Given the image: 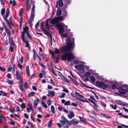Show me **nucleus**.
<instances>
[{"label": "nucleus", "instance_id": "1", "mask_svg": "<svg viewBox=\"0 0 128 128\" xmlns=\"http://www.w3.org/2000/svg\"><path fill=\"white\" fill-rule=\"evenodd\" d=\"M67 41V45L64 46L62 48V52L63 54L61 58L62 60H67L68 62L76 58L73 54L71 52L74 46V41L71 42L70 39L68 38L66 39Z\"/></svg>", "mask_w": 128, "mask_h": 128}, {"label": "nucleus", "instance_id": "61", "mask_svg": "<svg viewBox=\"0 0 128 128\" xmlns=\"http://www.w3.org/2000/svg\"><path fill=\"white\" fill-rule=\"evenodd\" d=\"M47 102V104L48 106H50L52 104V102L50 100H48Z\"/></svg>", "mask_w": 128, "mask_h": 128}, {"label": "nucleus", "instance_id": "47", "mask_svg": "<svg viewBox=\"0 0 128 128\" xmlns=\"http://www.w3.org/2000/svg\"><path fill=\"white\" fill-rule=\"evenodd\" d=\"M5 11V9L4 8H2L1 11V14L2 15H3L4 14Z\"/></svg>", "mask_w": 128, "mask_h": 128}, {"label": "nucleus", "instance_id": "4", "mask_svg": "<svg viewBox=\"0 0 128 128\" xmlns=\"http://www.w3.org/2000/svg\"><path fill=\"white\" fill-rule=\"evenodd\" d=\"M49 52L50 53L52 56V57L54 60H56V62L57 63L58 62V57L56 56L55 55V53L53 51L50 50H49Z\"/></svg>", "mask_w": 128, "mask_h": 128}, {"label": "nucleus", "instance_id": "13", "mask_svg": "<svg viewBox=\"0 0 128 128\" xmlns=\"http://www.w3.org/2000/svg\"><path fill=\"white\" fill-rule=\"evenodd\" d=\"M103 82H100L99 81H97L96 83V84L97 86L100 88H101L102 86V85Z\"/></svg>", "mask_w": 128, "mask_h": 128}, {"label": "nucleus", "instance_id": "60", "mask_svg": "<svg viewBox=\"0 0 128 128\" xmlns=\"http://www.w3.org/2000/svg\"><path fill=\"white\" fill-rule=\"evenodd\" d=\"M72 81L76 86H77L78 85V83L75 80H72Z\"/></svg>", "mask_w": 128, "mask_h": 128}, {"label": "nucleus", "instance_id": "44", "mask_svg": "<svg viewBox=\"0 0 128 128\" xmlns=\"http://www.w3.org/2000/svg\"><path fill=\"white\" fill-rule=\"evenodd\" d=\"M26 44V47L28 48H30V46L29 44L28 41H26V43H25Z\"/></svg>", "mask_w": 128, "mask_h": 128}, {"label": "nucleus", "instance_id": "41", "mask_svg": "<svg viewBox=\"0 0 128 128\" xmlns=\"http://www.w3.org/2000/svg\"><path fill=\"white\" fill-rule=\"evenodd\" d=\"M101 104L102 105L104 106V107H106V103L103 102L101 101L100 102Z\"/></svg>", "mask_w": 128, "mask_h": 128}, {"label": "nucleus", "instance_id": "30", "mask_svg": "<svg viewBox=\"0 0 128 128\" xmlns=\"http://www.w3.org/2000/svg\"><path fill=\"white\" fill-rule=\"evenodd\" d=\"M41 103L42 106H44L45 108H47L48 106L44 102H42Z\"/></svg>", "mask_w": 128, "mask_h": 128}, {"label": "nucleus", "instance_id": "33", "mask_svg": "<svg viewBox=\"0 0 128 128\" xmlns=\"http://www.w3.org/2000/svg\"><path fill=\"white\" fill-rule=\"evenodd\" d=\"M66 94L64 92L62 93V95L59 96V97L60 98H63L64 97Z\"/></svg>", "mask_w": 128, "mask_h": 128}, {"label": "nucleus", "instance_id": "53", "mask_svg": "<svg viewBox=\"0 0 128 128\" xmlns=\"http://www.w3.org/2000/svg\"><path fill=\"white\" fill-rule=\"evenodd\" d=\"M50 81L52 83V84L54 86H56L55 82H54V81L52 79H51L50 80Z\"/></svg>", "mask_w": 128, "mask_h": 128}, {"label": "nucleus", "instance_id": "15", "mask_svg": "<svg viewBox=\"0 0 128 128\" xmlns=\"http://www.w3.org/2000/svg\"><path fill=\"white\" fill-rule=\"evenodd\" d=\"M103 84L101 88H102L103 89H105L107 88L108 85L107 84H105L104 82H103Z\"/></svg>", "mask_w": 128, "mask_h": 128}, {"label": "nucleus", "instance_id": "14", "mask_svg": "<svg viewBox=\"0 0 128 128\" xmlns=\"http://www.w3.org/2000/svg\"><path fill=\"white\" fill-rule=\"evenodd\" d=\"M70 114H68V116L69 118L70 119H72L73 117L74 116V114L73 112L72 111H70Z\"/></svg>", "mask_w": 128, "mask_h": 128}, {"label": "nucleus", "instance_id": "2", "mask_svg": "<svg viewBox=\"0 0 128 128\" xmlns=\"http://www.w3.org/2000/svg\"><path fill=\"white\" fill-rule=\"evenodd\" d=\"M63 20V18L61 16L55 17L54 18L49 19L46 20V28L48 30L50 28V26L48 24V22L50 21V22L52 24L58 28L59 32L61 36L63 38L66 37L68 36L67 34H62V33L64 32V30H66L67 29L68 26L63 23L58 24L60 21Z\"/></svg>", "mask_w": 128, "mask_h": 128}, {"label": "nucleus", "instance_id": "22", "mask_svg": "<svg viewBox=\"0 0 128 128\" xmlns=\"http://www.w3.org/2000/svg\"><path fill=\"white\" fill-rule=\"evenodd\" d=\"M73 63L74 64H76L81 63V62L78 60H74L73 61Z\"/></svg>", "mask_w": 128, "mask_h": 128}, {"label": "nucleus", "instance_id": "59", "mask_svg": "<svg viewBox=\"0 0 128 128\" xmlns=\"http://www.w3.org/2000/svg\"><path fill=\"white\" fill-rule=\"evenodd\" d=\"M16 68V65L15 64H14L12 67V70L13 72H15V68Z\"/></svg>", "mask_w": 128, "mask_h": 128}, {"label": "nucleus", "instance_id": "7", "mask_svg": "<svg viewBox=\"0 0 128 128\" xmlns=\"http://www.w3.org/2000/svg\"><path fill=\"white\" fill-rule=\"evenodd\" d=\"M116 103L117 104L123 106L127 105L126 103H125L121 100H117L116 101Z\"/></svg>", "mask_w": 128, "mask_h": 128}, {"label": "nucleus", "instance_id": "36", "mask_svg": "<svg viewBox=\"0 0 128 128\" xmlns=\"http://www.w3.org/2000/svg\"><path fill=\"white\" fill-rule=\"evenodd\" d=\"M52 120H50L48 122V128H50L51 127L52 125Z\"/></svg>", "mask_w": 128, "mask_h": 128}, {"label": "nucleus", "instance_id": "43", "mask_svg": "<svg viewBox=\"0 0 128 128\" xmlns=\"http://www.w3.org/2000/svg\"><path fill=\"white\" fill-rule=\"evenodd\" d=\"M70 102L69 101H68L64 103V105H70Z\"/></svg>", "mask_w": 128, "mask_h": 128}, {"label": "nucleus", "instance_id": "27", "mask_svg": "<svg viewBox=\"0 0 128 128\" xmlns=\"http://www.w3.org/2000/svg\"><path fill=\"white\" fill-rule=\"evenodd\" d=\"M110 106L114 110L116 109V107H117V106L116 105H114V106L112 104H110Z\"/></svg>", "mask_w": 128, "mask_h": 128}, {"label": "nucleus", "instance_id": "58", "mask_svg": "<svg viewBox=\"0 0 128 128\" xmlns=\"http://www.w3.org/2000/svg\"><path fill=\"white\" fill-rule=\"evenodd\" d=\"M7 23L9 26H10L12 24V20L10 19L9 21H8Z\"/></svg>", "mask_w": 128, "mask_h": 128}, {"label": "nucleus", "instance_id": "25", "mask_svg": "<svg viewBox=\"0 0 128 128\" xmlns=\"http://www.w3.org/2000/svg\"><path fill=\"white\" fill-rule=\"evenodd\" d=\"M16 76L18 80H19L20 79L21 77L17 71H16Z\"/></svg>", "mask_w": 128, "mask_h": 128}, {"label": "nucleus", "instance_id": "48", "mask_svg": "<svg viewBox=\"0 0 128 128\" xmlns=\"http://www.w3.org/2000/svg\"><path fill=\"white\" fill-rule=\"evenodd\" d=\"M21 107L23 109L24 108L26 107V105L24 103H23L21 105Z\"/></svg>", "mask_w": 128, "mask_h": 128}, {"label": "nucleus", "instance_id": "57", "mask_svg": "<svg viewBox=\"0 0 128 128\" xmlns=\"http://www.w3.org/2000/svg\"><path fill=\"white\" fill-rule=\"evenodd\" d=\"M28 108H29L30 109L32 108V106L31 104L30 103L28 102Z\"/></svg>", "mask_w": 128, "mask_h": 128}, {"label": "nucleus", "instance_id": "51", "mask_svg": "<svg viewBox=\"0 0 128 128\" xmlns=\"http://www.w3.org/2000/svg\"><path fill=\"white\" fill-rule=\"evenodd\" d=\"M7 82L9 84H13V82L12 81L9 80H8Z\"/></svg>", "mask_w": 128, "mask_h": 128}, {"label": "nucleus", "instance_id": "19", "mask_svg": "<svg viewBox=\"0 0 128 128\" xmlns=\"http://www.w3.org/2000/svg\"><path fill=\"white\" fill-rule=\"evenodd\" d=\"M90 80L91 82H95L96 79L94 76H90Z\"/></svg>", "mask_w": 128, "mask_h": 128}, {"label": "nucleus", "instance_id": "29", "mask_svg": "<svg viewBox=\"0 0 128 128\" xmlns=\"http://www.w3.org/2000/svg\"><path fill=\"white\" fill-rule=\"evenodd\" d=\"M51 68L52 72V73L54 74V75L55 76H57V75L55 73V72L54 71V68L52 66V67H51Z\"/></svg>", "mask_w": 128, "mask_h": 128}, {"label": "nucleus", "instance_id": "24", "mask_svg": "<svg viewBox=\"0 0 128 128\" xmlns=\"http://www.w3.org/2000/svg\"><path fill=\"white\" fill-rule=\"evenodd\" d=\"M35 94V92H32L30 93L28 95V97H30L34 96Z\"/></svg>", "mask_w": 128, "mask_h": 128}, {"label": "nucleus", "instance_id": "38", "mask_svg": "<svg viewBox=\"0 0 128 128\" xmlns=\"http://www.w3.org/2000/svg\"><path fill=\"white\" fill-rule=\"evenodd\" d=\"M49 92L50 93L52 97H53L55 95L54 92L53 91H49Z\"/></svg>", "mask_w": 128, "mask_h": 128}, {"label": "nucleus", "instance_id": "55", "mask_svg": "<svg viewBox=\"0 0 128 128\" xmlns=\"http://www.w3.org/2000/svg\"><path fill=\"white\" fill-rule=\"evenodd\" d=\"M14 48H14L13 47V46H10V49L11 52H12L14 51Z\"/></svg>", "mask_w": 128, "mask_h": 128}, {"label": "nucleus", "instance_id": "46", "mask_svg": "<svg viewBox=\"0 0 128 128\" xmlns=\"http://www.w3.org/2000/svg\"><path fill=\"white\" fill-rule=\"evenodd\" d=\"M112 89H115L116 88V86L115 84H113L112 85Z\"/></svg>", "mask_w": 128, "mask_h": 128}, {"label": "nucleus", "instance_id": "12", "mask_svg": "<svg viewBox=\"0 0 128 128\" xmlns=\"http://www.w3.org/2000/svg\"><path fill=\"white\" fill-rule=\"evenodd\" d=\"M62 120H64L66 122V124L68 125H71V123L70 121L67 120L64 117L62 116Z\"/></svg>", "mask_w": 128, "mask_h": 128}, {"label": "nucleus", "instance_id": "39", "mask_svg": "<svg viewBox=\"0 0 128 128\" xmlns=\"http://www.w3.org/2000/svg\"><path fill=\"white\" fill-rule=\"evenodd\" d=\"M68 16V14H67V12L64 11V14H63V17H66Z\"/></svg>", "mask_w": 128, "mask_h": 128}, {"label": "nucleus", "instance_id": "54", "mask_svg": "<svg viewBox=\"0 0 128 128\" xmlns=\"http://www.w3.org/2000/svg\"><path fill=\"white\" fill-rule=\"evenodd\" d=\"M44 22H42L41 24V28L42 29H44V28L43 27V26H44Z\"/></svg>", "mask_w": 128, "mask_h": 128}, {"label": "nucleus", "instance_id": "42", "mask_svg": "<svg viewBox=\"0 0 128 128\" xmlns=\"http://www.w3.org/2000/svg\"><path fill=\"white\" fill-rule=\"evenodd\" d=\"M28 82H26L24 84V87L25 89H26L28 86Z\"/></svg>", "mask_w": 128, "mask_h": 128}, {"label": "nucleus", "instance_id": "28", "mask_svg": "<svg viewBox=\"0 0 128 128\" xmlns=\"http://www.w3.org/2000/svg\"><path fill=\"white\" fill-rule=\"evenodd\" d=\"M51 109L53 114H54L55 113V108L54 106L53 105L51 106Z\"/></svg>", "mask_w": 128, "mask_h": 128}, {"label": "nucleus", "instance_id": "18", "mask_svg": "<svg viewBox=\"0 0 128 128\" xmlns=\"http://www.w3.org/2000/svg\"><path fill=\"white\" fill-rule=\"evenodd\" d=\"M10 4H12V6H14L16 4V2L15 0H10Z\"/></svg>", "mask_w": 128, "mask_h": 128}, {"label": "nucleus", "instance_id": "45", "mask_svg": "<svg viewBox=\"0 0 128 128\" xmlns=\"http://www.w3.org/2000/svg\"><path fill=\"white\" fill-rule=\"evenodd\" d=\"M6 31L7 32V33L8 34L10 33V32L8 30V28L7 26H5V27L4 28Z\"/></svg>", "mask_w": 128, "mask_h": 128}, {"label": "nucleus", "instance_id": "34", "mask_svg": "<svg viewBox=\"0 0 128 128\" xmlns=\"http://www.w3.org/2000/svg\"><path fill=\"white\" fill-rule=\"evenodd\" d=\"M54 52L55 54H58L60 53V51L57 48H55V49L54 51Z\"/></svg>", "mask_w": 128, "mask_h": 128}, {"label": "nucleus", "instance_id": "40", "mask_svg": "<svg viewBox=\"0 0 128 128\" xmlns=\"http://www.w3.org/2000/svg\"><path fill=\"white\" fill-rule=\"evenodd\" d=\"M62 79L65 82H69V81L64 76H63L62 77Z\"/></svg>", "mask_w": 128, "mask_h": 128}, {"label": "nucleus", "instance_id": "21", "mask_svg": "<svg viewBox=\"0 0 128 128\" xmlns=\"http://www.w3.org/2000/svg\"><path fill=\"white\" fill-rule=\"evenodd\" d=\"M23 11V9L22 8L19 11V15L21 18H22V15Z\"/></svg>", "mask_w": 128, "mask_h": 128}, {"label": "nucleus", "instance_id": "10", "mask_svg": "<svg viewBox=\"0 0 128 128\" xmlns=\"http://www.w3.org/2000/svg\"><path fill=\"white\" fill-rule=\"evenodd\" d=\"M127 91L128 92V90L122 88L119 90V93L120 94H124L126 93Z\"/></svg>", "mask_w": 128, "mask_h": 128}, {"label": "nucleus", "instance_id": "26", "mask_svg": "<svg viewBox=\"0 0 128 128\" xmlns=\"http://www.w3.org/2000/svg\"><path fill=\"white\" fill-rule=\"evenodd\" d=\"M58 4V5L60 7L62 6L63 5V3L62 0H59Z\"/></svg>", "mask_w": 128, "mask_h": 128}, {"label": "nucleus", "instance_id": "23", "mask_svg": "<svg viewBox=\"0 0 128 128\" xmlns=\"http://www.w3.org/2000/svg\"><path fill=\"white\" fill-rule=\"evenodd\" d=\"M29 29L28 28L27 26H26L23 29V32L26 33L28 32V30Z\"/></svg>", "mask_w": 128, "mask_h": 128}, {"label": "nucleus", "instance_id": "50", "mask_svg": "<svg viewBox=\"0 0 128 128\" xmlns=\"http://www.w3.org/2000/svg\"><path fill=\"white\" fill-rule=\"evenodd\" d=\"M76 98L79 101H80V102H84V99H83L82 98Z\"/></svg>", "mask_w": 128, "mask_h": 128}, {"label": "nucleus", "instance_id": "35", "mask_svg": "<svg viewBox=\"0 0 128 128\" xmlns=\"http://www.w3.org/2000/svg\"><path fill=\"white\" fill-rule=\"evenodd\" d=\"M89 66H86L84 65V69H85L86 70H89Z\"/></svg>", "mask_w": 128, "mask_h": 128}, {"label": "nucleus", "instance_id": "8", "mask_svg": "<svg viewBox=\"0 0 128 128\" xmlns=\"http://www.w3.org/2000/svg\"><path fill=\"white\" fill-rule=\"evenodd\" d=\"M8 40L10 44V46H13V47L14 48H16V46L15 44L14 43L12 40L10 36H8Z\"/></svg>", "mask_w": 128, "mask_h": 128}, {"label": "nucleus", "instance_id": "16", "mask_svg": "<svg viewBox=\"0 0 128 128\" xmlns=\"http://www.w3.org/2000/svg\"><path fill=\"white\" fill-rule=\"evenodd\" d=\"M91 73L89 72H86L84 74V76L86 78L89 77Z\"/></svg>", "mask_w": 128, "mask_h": 128}, {"label": "nucleus", "instance_id": "52", "mask_svg": "<svg viewBox=\"0 0 128 128\" xmlns=\"http://www.w3.org/2000/svg\"><path fill=\"white\" fill-rule=\"evenodd\" d=\"M0 70L4 72L5 70L6 69L4 67L0 66Z\"/></svg>", "mask_w": 128, "mask_h": 128}, {"label": "nucleus", "instance_id": "63", "mask_svg": "<svg viewBox=\"0 0 128 128\" xmlns=\"http://www.w3.org/2000/svg\"><path fill=\"white\" fill-rule=\"evenodd\" d=\"M14 110L15 108L14 107H13L12 109L10 110V111L12 113L14 112Z\"/></svg>", "mask_w": 128, "mask_h": 128}, {"label": "nucleus", "instance_id": "9", "mask_svg": "<svg viewBox=\"0 0 128 128\" xmlns=\"http://www.w3.org/2000/svg\"><path fill=\"white\" fill-rule=\"evenodd\" d=\"M23 81L22 80L20 81V84L19 88L20 89L22 92H24L25 91V89L23 87Z\"/></svg>", "mask_w": 128, "mask_h": 128}, {"label": "nucleus", "instance_id": "64", "mask_svg": "<svg viewBox=\"0 0 128 128\" xmlns=\"http://www.w3.org/2000/svg\"><path fill=\"white\" fill-rule=\"evenodd\" d=\"M71 105L72 106H77V104H76L74 103V102L72 103Z\"/></svg>", "mask_w": 128, "mask_h": 128}, {"label": "nucleus", "instance_id": "56", "mask_svg": "<svg viewBox=\"0 0 128 128\" xmlns=\"http://www.w3.org/2000/svg\"><path fill=\"white\" fill-rule=\"evenodd\" d=\"M26 34L28 38H32L29 32H27L26 33Z\"/></svg>", "mask_w": 128, "mask_h": 128}, {"label": "nucleus", "instance_id": "20", "mask_svg": "<svg viewBox=\"0 0 128 128\" xmlns=\"http://www.w3.org/2000/svg\"><path fill=\"white\" fill-rule=\"evenodd\" d=\"M75 94L76 96L79 97L80 98H84V96L80 94L79 93L77 92L76 91L75 92Z\"/></svg>", "mask_w": 128, "mask_h": 128}, {"label": "nucleus", "instance_id": "17", "mask_svg": "<svg viewBox=\"0 0 128 128\" xmlns=\"http://www.w3.org/2000/svg\"><path fill=\"white\" fill-rule=\"evenodd\" d=\"M26 72L27 76H29L30 75V72L29 69V67L28 66H27L26 67Z\"/></svg>", "mask_w": 128, "mask_h": 128}, {"label": "nucleus", "instance_id": "6", "mask_svg": "<svg viewBox=\"0 0 128 128\" xmlns=\"http://www.w3.org/2000/svg\"><path fill=\"white\" fill-rule=\"evenodd\" d=\"M9 9L7 8L6 10V15L4 16V18L6 22H8L9 21L7 19V18L9 14Z\"/></svg>", "mask_w": 128, "mask_h": 128}, {"label": "nucleus", "instance_id": "37", "mask_svg": "<svg viewBox=\"0 0 128 128\" xmlns=\"http://www.w3.org/2000/svg\"><path fill=\"white\" fill-rule=\"evenodd\" d=\"M27 10L28 11L29 10L30 8V5L28 3L26 4Z\"/></svg>", "mask_w": 128, "mask_h": 128}, {"label": "nucleus", "instance_id": "11", "mask_svg": "<svg viewBox=\"0 0 128 128\" xmlns=\"http://www.w3.org/2000/svg\"><path fill=\"white\" fill-rule=\"evenodd\" d=\"M39 102V100L37 99L36 100H35L34 103V108H36L38 103Z\"/></svg>", "mask_w": 128, "mask_h": 128}, {"label": "nucleus", "instance_id": "3", "mask_svg": "<svg viewBox=\"0 0 128 128\" xmlns=\"http://www.w3.org/2000/svg\"><path fill=\"white\" fill-rule=\"evenodd\" d=\"M32 14L30 16V19L29 20V22L30 25H32V22L35 16L34 8L35 6L34 4H32Z\"/></svg>", "mask_w": 128, "mask_h": 128}, {"label": "nucleus", "instance_id": "31", "mask_svg": "<svg viewBox=\"0 0 128 128\" xmlns=\"http://www.w3.org/2000/svg\"><path fill=\"white\" fill-rule=\"evenodd\" d=\"M62 13V10L60 9L58 10L57 11L56 14L57 16H60L61 15Z\"/></svg>", "mask_w": 128, "mask_h": 128}, {"label": "nucleus", "instance_id": "32", "mask_svg": "<svg viewBox=\"0 0 128 128\" xmlns=\"http://www.w3.org/2000/svg\"><path fill=\"white\" fill-rule=\"evenodd\" d=\"M72 122L74 124H78V122L76 120H73L72 121Z\"/></svg>", "mask_w": 128, "mask_h": 128}, {"label": "nucleus", "instance_id": "5", "mask_svg": "<svg viewBox=\"0 0 128 128\" xmlns=\"http://www.w3.org/2000/svg\"><path fill=\"white\" fill-rule=\"evenodd\" d=\"M78 70L80 71L82 74L84 73L85 71L84 69V65L82 64H80L78 65Z\"/></svg>", "mask_w": 128, "mask_h": 128}, {"label": "nucleus", "instance_id": "62", "mask_svg": "<svg viewBox=\"0 0 128 128\" xmlns=\"http://www.w3.org/2000/svg\"><path fill=\"white\" fill-rule=\"evenodd\" d=\"M18 68H20L21 70H22V65L20 63H19L18 64Z\"/></svg>", "mask_w": 128, "mask_h": 128}, {"label": "nucleus", "instance_id": "49", "mask_svg": "<svg viewBox=\"0 0 128 128\" xmlns=\"http://www.w3.org/2000/svg\"><path fill=\"white\" fill-rule=\"evenodd\" d=\"M28 123L29 126H30L32 128L34 127V126L32 123L28 122Z\"/></svg>", "mask_w": 128, "mask_h": 128}]
</instances>
